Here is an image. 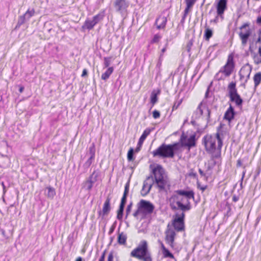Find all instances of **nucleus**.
Listing matches in <instances>:
<instances>
[{
  "label": "nucleus",
  "instance_id": "6ab92c4d",
  "mask_svg": "<svg viewBox=\"0 0 261 261\" xmlns=\"http://www.w3.org/2000/svg\"><path fill=\"white\" fill-rule=\"evenodd\" d=\"M251 34V31L250 29L246 30L245 33L240 32L239 34V37L241 40L243 45H245L247 42L248 39Z\"/></svg>",
  "mask_w": 261,
  "mask_h": 261
},
{
  "label": "nucleus",
  "instance_id": "f704fd0d",
  "mask_svg": "<svg viewBox=\"0 0 261 261\" xmlns=\"http://www.w3.org/2000/svg\"><path fill=\"white\" fill-rule=\"evenodd\" d=\"M158 93L152 92L150 96V102L153 106L158 101Z\"/></svg>",
  "mask_w": 261,
  "mask_h": 261
},
{
  "label": "nucleus",
  "instance_id": "4468645a",
  "mask_svg": "<svg viewBox=\"0 0 261 261\" xmlns=\"http://www.w3.org/2000/svg\"><path fill=\"white\" fill-rule=\"evenodd\" d=\"M165 241L171 248L174 247V240L176 233L174 230L168 229L165 232Z\"/></svg>",
  "mask_w": 261,
  "mask_h": 261
},
{
  "label": "nucleus",
  "instance_id": "37998d69",
  "mask_svg": "<svg viewBox=\"0 0 261 261\" xmlns=\"http://www.w3.org/2000/svg\"><path fill=\"white\" fill-rule=\"evenodd\" d=\"M182 101V99H181L177 101H175L173 106L172 110H176L179 107V106L181 105Z\"/></svg>",
  "mask_w": 261,
  "mask_h": 261
},
{
  "label": "nucleus",
  "instance_id": "423d86ee",
  "mask_svg": "<svg viewBox=\"0 0 261 261\" xmlns=\"http://www.w3.org/2000/svg\"><path fill=\"white\" fill-rule=\"evenodd\" d=\"M227 96L229 97L230 101L234 102L237 107L241 108L243 103V100L238 93L236 83L234 82H230L227 86Z\"/></svg>",
  "mask_w": 261,
  "mask_h": 261
},
{
  "label": "nucleus",
  "instance_id": "c9c22d12",
  "mask_svg": "<svg viewBox=\"0 0 261 261\" xmlns=\"http://www.w3.org/2000/svg\"><path fill=\"white\" fill-rule=\"evenodd\" d=\"M27 21L25 18L24 16L23 15H21L19 17L18 19V22L17 25L16 26V28H19L20 25L24 23V22Z\"/></svg>",
  "mask_w": 261,
  "mask_h": 261
},
{
  "label": "nucleus",
  "instance_id": "2eb2a0df",
  "mask_svg": "<svg viewBox=\"0 0 261 261\" xmlns=\"http://www.w3.org/2000/svg\"><path fill=\"white\" fill-rule=\"evenodd\" d=\"M227 8V0H219L216 5L217 13L223 19V14Z\"/></svg>",
  "mask_w": 261,
  "mask_h": 261
},
{
  "label": "nucleus",
  "instance_id": "c03bdc74",
  "mask_svg": "<svg viewBox=\"0 0 261 261\" xmlns=\"http://www.w3.org/2000/svg\"><path fill=\"white\" fill-rule=\"evenodd\" d=\"M221 73H222V72H220V71L216 73V74L215 75V78L217 80V81H220V80H223L225 78V77H223V75L222 74H221Z\"/></svg>",
  "mask_w": 261,
  "mask_h": 261
},
{
  "label": "nucleus",
  "instance_id": "0eeeda50",
  "mask_svg": "<svg viewBox=\"0 0 261 261\" xmlns=\"http://www.w3.org/2000/svg\"><path fill=\"white\" fill-rule=\"evenodd\" d=\"M234 67L235 64L233 60V57L230 54L228 57L225 65L221 68L220 72H222V73L224 74L225 77H228L231 74Z\"/></svg>",
  "mask_w": 261,
  "mask_h": 261
},
{
  "label": "nucleus",
  "instance_id": "393cba45",
  "mask_svg": "<svg viewBox=\"0 0 261 261\" xmlns=\"http://www.w3.org/2000/svg\"><path fill=\"white\" fill-rule=\"evenodd\" d=\"M113 71L114 68L113 67H109L106 71L101 75V79L104 81L107 80L109 78L110 75L113 73Z\"/></svg>",
  "mask_w": 261,
  "mask_h": 261
},
{
  "label": "nucleus",
  "instance_id": "338daca9",
  "mask_svg": "<svg viewBox=\"0 0 261 261\" xmlns=\"http://www.w3.org/2000/svg\"><path fill=\"white\" fill-rule=\"evenodd\" d=\"M219 15H218L217 16H216V17L215 18V19L214 20H211V22H214L215 23H217L218 21V18H219Z\"/></svg>",
  "mask_w": 261,
  "mask_h": 261
},
{
  "label": "nucleus",
  "instance_id": "473e14b6",
  "mask_svg": "<svg viewBox=\"0 0 261 261\" xmlns=\"http://www.w3.org/2000/svg\"><path fill=\"white\" fill-rule=\"evenodd\" d=\"M164 250L163 251L162 253L164 257L172 259L174 258L173 254L167 248H164Z\"/></svg>",
  "mask_w": 261,
  "mask_h": 261
},
{
  "label": "nucleus",
  "instance_id": "7c9ffc66",
  "mask_svg": "<svg viewBox=\"0 0 261 261\" xmlns=\"http://www.w3.org/2000/svg\"><path fill=\"white\" fill-rule=\"evenodd\" d=\"M124 207V206L119 205V208L117 210V219L120 221L122 220Z\"/></svg>",
  "mask_w": 261,
  "mask_h": 261
},
{
  "label": "nucleus",
  "instance_id": "6e6d98bb",
  "mask_svg": "<svg viewBox=\"0 0 261 261\" xmlns=\"http://www.w3.org/2000/svg\"><path fill=\"white\" fill-rule=\"evenodd\" d=\"M198 171L201 176H204L206 179L207 178V177L206 176V174L204 173L203 171L201 169H199Z\"/></svg>",
  "mask_w": 261,
  "mask_h": 261
},
{
  "label": "nucleus",
  "instance_id": "a211bd4d",
  "mask_svg": "<svg viewBox=\"0 0 261 261\" xmlns=\"http://www.w3.org/2000/svg\"><path fill=\"white\" fill-rule=\"evenodd\" d=\"M167 21V17L165 16H159L155 20V25L158 30L163 29L165 28Z\"/></svg>",
  "mask_w": 261,
  "mask_h": 261
},
{
  "label": "nucleus",
  "instance_id": "13d9d810",
  "mask_svg": "<svg viewBox=\"0 0 261 261\" xmlns=\"http://www.w3.org/2000/svg\"><path fill=\"white\" fill-rule=\"evenodd\" d=\"M232 201H233V202H237V201H238L239 200V197L238 196H237V195H233V196H232Z\"/></svg>",
  "mask_w": 261,
  "mask_h": 261
},
{
  "label": "nucleus",
  "instance_id": "dca6fc26",
  "mask_svg": "<svg viewBox=\"0 0 261 261\" xmlns=\"http://www.w3.org/2000/svg\"><path fill=\"white\" fill-rule=\"evenodd\" d=\"M110 201L111 198L109 196L107 198L102 207V211H100L98 212V214L99 216L102 215L103 217L108 215L111 211V206H110Z\"/></svg>",
  "mask_w": 261,
  "mask_h": 261
},
{
  "label": "nucleus",
  "instance_id": "4d7b16f0",
  "mask_svg": "<svg viewBox=\"0 0 261 261\" xmlns=\"http://www.w3.org/2000/svg\"><path fill=\"white\" fill-rule=\"evenodd\" d=\"M259 37L257 38V40L256 41V44L257 43H260L261 42V30H259Z\"/></svg>",
  "mask_w": 261,
  "mask_h": 261
},
{
  "label": "nucleus",
  "instance_id": "7ed1b4c3",
  "mask_svg": "<svg viewBox=\"0 0 261 261\" xmlns=\"http://www.w3.org/2000/svg\"><path fill=\"white\" fill-rule=\"evenodd\" d=\"M149 168L151 169L150 175H152L154 184H155L160 191L165 190L168 184L167 179L165 176V170L160 164H156L155 166L151 164L149 165Z\"/></svg>",
  "mask_w": 261,
  "mask_h": 261
},
{
  "label": "nucleus",
  "instance_id": "c756f323",
  "mask_svg": "<svg viewBox=\"0 0 261 261\" xmlns=\"http://www.w3.org/2000/svg\"><path fill=\"white\" fill-rule=\"evenodd\" d=\"M213 32L212 30L208 28H206L204 31V38L205 40L208 41L212 37Z\"/></svg>",
  "mask_w": 261,
  "mask_h": 261
},
{
  "label": "nucleus",
  "instance_id": "052dcab7",
  "mask_svg": "<svg viewBox=\"0 0 261 261\" xmlns=\"http://www.w3.org/2000/svg\"><path fill=\"white\" fill-rule=\"evenodd\" d=\"M256 23L259 25H261V15L258 16L256 19Z\"/></svg>",
  "mask_w": 261,
  "mask_h": 261
},
{
  "label": "nucleus",
  "instance_id": "ea45409f",
  "mask_svg": "<svg viewBox=\"0 0 261 261\" xmlns=\"http://www.w3.org/2000/svg\"><path fill=\"white\" fill-rule=\"evenodd\" d=\"M132 206H133V203L132 202H130L127 206V207H126V211H125V213H126V215H125V219H126L128 216V215L129 214V213H130L131 212V210H132Z\"/></svg>",
  "mask_w": 261,
  "mask_h": 261
},
{
  "label": "nucleus",
  "instance_id": "0e129e2a",
  "mask_svg": "<svg viewBox=\"0 0 261 261\" xmlns=\"http://www.w3.org/2000/svg\"><path fill=\"white\" fill-rule=\"evenodd\" d=\"M141 147H142V145H138V144H137V147H136V149H135V151H136V152H139V151L140 150Z\"/></svg>",
  "mask_w": 261,
  "mask_h": 261
},
{
  "label": "nucleus",
  "instance_id": "5701e85b",
  "mask_svg": "<svg viewBox=\"0 0 261 261\" xmlns=\"http://www.w3.org/2000/svg\"><path fill=\"white\" fill-rule=\"evenodd\" d=\"M202 106V102H200L197 108L196 111L194 112L192 118H194L195 119L199 118L203 114V110L201 108Z\"/></svg>",
  "mask_w": 261,
  "mask_h": 261
},
{
  "label": "nucleus",
  "instance_id": "bb28decb",
  "mask_svg": "<svg viewBox=\"0 0 261 261\" xmlns=\"http://www.w3.org/2000/svg\"><path fill=\"white\" fill-rule=\"evenodd\" d=\"M46 190L47 191V193L46 194L47 197L48 198L53 199L56 194L55 189L53 187H48L46 188Z\"/></svg>",
  "mask_w": 261,
  "mask_h": 261
},
{
  "label": "nucleus",
  "instance_id": "5fc2aeb1",
  "mask_svg": "<svg viewBox=\"0 0 261 261\" xmlns=\"http://www.w3.org/2000/svg\"><path fill=\"white\" fill-rule=\"evenodd\" d=\"M250 25V23L249 22H246L244 23L241 27H240V30H243L244 29L246 28L247 27H248Z\"/></svg>",
  "mask_w": 261,
  "mask_h": 261
},
{
  "label": "nucleus",
  "instance_id": "864d4df0",
  "mask_svg": "<svg viewBox=\"0 0 261 261\" xmlns=\"http://www.w3.org/2000/svg\"><path fill=\"white\" fill-rule=\"evenodd\" d=\"M113 253L112 252H111L108 255L107 261H113Z\"/></svg>",
  "mask_w": 261,
  "mask_h": 261
},
{
  "label": "nucleus",
  "instance_id": "e2e57ef3",
  "mask_svg": "<svg viewBox=\"0 0 261 261\" xmlns=\"http://www.w3.org/2000/svg\"><path fill=\"white\" fill-rule=\"evenodd\" d=\"M242 161L240 159L238 160L237 161V167H241L242 166Z\"/></svg>",
  "mask_w": 261,
  "mask_h": 261
},
{
  "label": "nucleus",
  "instance_id": "8fccbe9b",
  "mask_svg": "<svg viewBox=\"0 0 261 261\" xmlns=\"http://www.w3.org/2000/svg\"><path fill=\"white\" fill-rule=\"evenodd\" d=\"M187 138V136L184 133H182V135H181L180 141L181 142L182 146H183V143H185V142H184L186 141Z\"/></svg>",
  "mask_w": 261,
  "mask_h": 261
},
{
  "label": "nucleus",
  "instance_id": "412c9836",
  "mask_svg": "<svg viewBox=\"0 0 261 261\" xmlns=\"http://www.w3.org/2000/svg\"><path fill=\"white\" fill-rule=\"evenodd\" d=\"M196 145V135L193 134L187 139V142L183 143L184 146H187L190 148L195 146Z\"/></svg>",
  "mask_w": 261,
  "mask_h": 261
},
{
  "label": "nucleus",
  "instance_id": "2f4dec72",
  "mask_svg": "<svg viewBox=\"0 0 261 261\" xmlns=\"http://www.w3.org/2000/svg\"><path fill=\"white\" fill-rule=\"evenodd\" d=\"M252 68L248 64L243 66L240 71L242 72L244 74L247 75L248 73H250L251 72Z\"/></svg>",
  "mask_w": 261,
  "mask_h": 261
},
{
  "label": "nucleus",
  "instance_id": "f257e3e1",
  "mask_svg": "<svg viewBox=\"0 0 261 261\" xmlns=\"http://www.w3.org/2000/svg\"><path fill=\"white\" fill-rule=\"evenodd\" d=\"M195 193L193 190H178L170 199V206L172 210H180L188 211L191 208L190 200H194Z\"/></svg>",
  "mask_w": 261,
  "mask_h": 261
},
{
  "label": "nucleus",
  "instance_id": "4be33fe9",
  "mask_svg": "<svg viewBox=\"0 0 261 261\" xmlns=\"http://www.w3.org/2000/svg\"><path fill=\"white\" fill-rule=\"evenodd\" d=\"M153 129V128H147L145 129L140 138H139L138 141V145H142L143 142L146 139V137L150 134L151 131Z\"/></svg>",
  "mask_w": 261,
  "mask_h": 261
},
{
  "label": "nucleus",
  "instance_id": "ddd939ff",
  "mask_svg": "<svg viewBox=\"0 0 261 261\" xmlns=\"http://www.w3.org/2000/svg\"><path fill=\"white\" fill-rule=\"evenodd\" d=\"M88 151V153L90 155V156L87 161L83 165V167L85 170V172L87 171V169L91 166L95 159V146L94 143H92V145L89 147Z\"/></svg>",
  "mask_w": 261,
  "mask_h": 261
},
{
  "label": "nucleus",
  "instance_id": "58836bf2",
  "mask_svg": "<svg viewBox=\"0 0 261 261\" xmlns=\"http://www.w3.org/2000/svg\"><path fill=\"white\" fill-rule=\"evenodd\" d=\"M103 60H104L103 64H104L105 67V68L108 67L111 64L112 57H105Z\"/></svg>",
  "mask_w": 261,
  "mask_h": 261
},
{
  "label": "nucleus",
  "instance_id": "f3484780",
  "mask_svg": "<svg viewBox=\"0 0 261 261\" xmlns=\"http://www.w3.org/2000/svg\"><path fill=\"white\" fill-rule=\"evenodd\" d=\"M235 115L236 112L234 108L230 104L229 108L224 114L223 118L229 122H231L234 119Z\"/></svg>",
  "mask_w": 261,
  "mask_h": 261
},
{
  "label": "nucleus",
  "instance_id": "aec40b11",
  "mask_svg": "<svg viewBox=\"0 0 261 261\" xmlns=\"http://www.w3.org/2000/svg\"><path fill=\"white\" fill-rule=\"evenodd\" d=\"M129 180H128L125 185L124 191L122 196V197L121 199V202L120 203V205L125 206L127 197L129 192Z\"/></svg>",
  "mask_w": 261,
  "mask_h": 261
},
{
  "label": "nucleus",
  "instance_id": "69168bd1",
  "mask_svg": "<svg viewBox=\"0 0 261 261\" xmlns=\"http://www.w3.org/2000/svg\"><path fill=\"white\" fill-rule=\"evenodd\" d=\"M189 175H190V176H192V177H193L194 178H196V177H197V175L196 173H194V172H191V173H189Z\"/></svg>",
  "mask_w": 261,
  "mask_h": 261
},
{
  "label": "nucleus",
  "instance_id": "b1692460",
  "mask_svg": "<svg viewBox=\"0 0 261 261\" xmlns=\"http://www.w3.org/2000/svg\"><path fill=\"white\" fill-rule=\"evenodd\" d=\"M96 25L93 20L87 19L85 20L84 24L82 26L83 29H87L88 30H92L93 27Z\"/></svg>",
  "mask_w": 261,
  "mask_h": 261
},
{
  "label": "nucleus",
  "instance_id": "a878e982",
  "mask_svg": "<svg viewBox=\"0 0 261 261\" xmlns=\"http://www.w3.org/2000/svg\"><path fill=\"white\" fill-rule=\"evenodd\" d=\"M105 16V11H102L100 12L98 14L93 16L92 20L94 22V23L96 24L99 21L102 20Z\"/></svg>",
  "mask_w": 261,
  "mask_h": 261
},
{
  "label": "nucleus",
  "instance_id": "a18cd8bd",
  "mask_svg": "<svg viewBox=\"0 0 261 261\" xmlns=\"http://www.w3.org/2000/svg\"><path fill=\"white\" fill-rule=\"evenodd\" d=\"M197 0H185L186 5L192 7Z\"/></svg>",
  "mask_w": 261,
  "mask_h": 261
},
{
  "label": "nucleus",
  "instance_id": "e433bc0d",
  "mask_svg": "<svg viewBox=\"0 0 261 261\" xmlns=\"http://www.w3.org/2000/svg\"><path fill=\"white\" fill-rule=\"evenodd\" d=\"M161 38L162 36L159 34H155L153 36L152 40L150 41V43L152 44L158 43L160 41Z\"/></svg>",
  "mask_w": 261,
  "mask_h": 261
},
{
  "label": "nucleus",
  "instance_id": "f8f14e48",
  "mask_svg": "<svg viewBox=\"0 0 261 261\" xmlns=\"http://www.w3.org/2000/svg\"><path fill=\"white\" fill-rule=\"evenodd\" d=\"M153 184L154 180L152 175H150L146 177V180L143 182L141 193V195L143 196L147 195L150 192Z\"/></svg>",
  "mask_w": 261,
  "mask_h": 261
},
{
  "label": "nucleus",
  "instance_id": "9b49d317",
  "mask_svg": "<svg viewBox=\"0 0 261 261\" xmlns=\"http://www.w3.org/2000/svg\"><path fill=\"white\" fill-rule=\"evenodd\" d=\"M129 3L126 0H115L114 3V7L116 11L122 15L126 13Z\"/></svg>",
  "mask_w": 261,
  "mask_h": 261
},
{
  "label": "nucleus",
  "instance_id": "bf43d9fd",
  "mask_svg": "<svg viewBox=\"0 0 261 261\" xmlns=\"http://www.w3.org/2000/svg\"><path fill=\"white\" fill-rule=\"evenodd\" d=\"M88 74V71L86 69H84L82 72V76L85 77Z\"/></svg>",
  "mask_w": 261,
  "mask_h": 261
},
{
  "label": "nucleus",
  "instance_id": "9d476101",
  "mask_svg": "<svg viewBox=\"0 0 261 261\" xmlns=\"http://www.w3.org/2000/svg\"><path fill=\"white\" fill-rule=\"evenodd\" d=\"M98 173L94 171L89 177L83 183V188L88 191H91L93 184L97 180Z\"/></svg>",
  "mask_w": 261,
  "mask_h": 261
},
{
  "label": "nucleus",
  "instance_id": "72a5a7b5",
  "mask_svg": "<svg viewBox=\"0 0 261 261\" xmlns=\"http://www.w3.org/2000/svg\"><path fill=\"white\" fill-rule=\"evenodd\" d=\"M35 14V10L32 9L31 10L28 9L27 11L23 14L27 20H29L30 18L32 17Z\"/></svg>",
  "mask_w": 261,
  "mask_h": 261
},
{
  "label": "nucleus",
  "instance_id": "774afa93",
  "mask_svg": "<svg viewBox=\"0 0 261 261\" xmlns=\"http://www.w3.org/2000/svg\"><path fill=\"white\" fill-rule=\"evenodd\" d=\"M114 229H115V227H114V226H112L111 227V228L110 229V230H109V234L112 233L114 231Z\"/></svg>",
  "mask_w": 261,
  "mask_h": 261
},
{
  "label": "nucleus",
  "instance_id": "a19ab883",
  "mask_svg": "<svg viewBox=\"0 0 261 261\" xmlns=\"http://www.w3.org/2000/svg\"><path fill=\"white\" fill-rule=\"evenodd\" d=\"M253 58L254 62L256 64H259L261 63L260 57H258L257 55H256L255 53H253Z\"/></svg>",
  "mask_w": 261,
  "mask_h": 261
},
{
  "label": "nucleus",
  "instance_id": "3c124183",
  "mask_svg": "<svg viewBox=\"0 0 261 261\" xmlns=\"http://www.w3.org/2000/svg\"><path fill=\"white\" fill-rule=\"evenodd\" d=\"M197 187L198 189H199L202 192H203L204 191H205L206 190V189L207 188V186H200V185L199 184V183L198 182H197Z\"/></svg>",
  "mask_w": 261,
  "mask_h": 261
},
{
  "label": "nucleus",
  "instance_id": "de8ad7c7",
  "mask_svg": "<svg viewBox=\"0 0 261 261\" xmlns=\"http://www.w3.org/2000/svg\"><path fill=\"white\" fill-rule=\"evenodd\" d=\"M142 213V211L140 208V206L138 204V208L137 210L133 213V216L134 217L137 218L138 217V216L139 214Z\"/></svg>",
  "mask_w": 261,
  "mask_h": 261
},
{
  "label": "nucleus",
  "instance_id": "603ef678",
  "mask_svg": "<svg viewBox=\"0 0 261 261\" xmlns=\"http://www.w3.org/2000/svg\"><path fill=\"white\" fill-rule=\"evenodd\" d=\"M191 8H192V7H190V6H189L186 5V8H185V10H184V15H185V16H187V14L188 13L189 10H190Z\"/></svg>",
  "mask_w": 261,
  "mask_h": 261
},
{
  "label": "nucleus",
  "instance_id": "79ce46f5",
  "mask_svg": "<svg viewBox=\"0 0 261 261\" xmlns=\"http://www.w3.org/2000/svg\"><path fill=\"white\" fill-rule=\"evenodd\" d=\"M193 44V39H191L187 43L186 48L187 51L188 53L190 52L191 49V47L192 46Z\"/></svg>",
  "mask_w": 261,
  "mask_h": 261
},
{
  "label": "nucleus",
  "instance_id": "cd10ccee",
  "mask_svg": "<svg viewBox=\"0 0 261 261\" xmlns=\"http://www.w3.org/2000/svg\"><path fill=\"white\" fill-rule=\"evenodd\" d=\"M127 237L123 232L119 233L118 236V243L120 245H125L126 244Z\"/></svg>",
  "mask_w": 261,
  "mask_h": 261
},
{
  "label": "nucleus",
  "instance_id": "6e6552de",
  "mask_svg": "<svg viewBox=\"0 0 261 261\" xmlns=\"http://www.w3.org/2000/svg\"><path fill=\"white\" fill-rule=\"evenodd\" d=\"M182 212L180 215L176 214L172 222V225L177 231H181L185 229L184 219L185 215Z\"/></svg>",
  "mask_w": 261,
  "mask_h": 261
},
{
  "label": "nucleus",
  "instance_id": "1a4fd4ad",
  "mask_svg": "<svg viewBox=\"0 0 261 261\" xmlns=\"http://www.w3.org/2000/svg\"><path fill=\"white\" fill-rule=\"evenodd\" d=\"M142 211V214L146 215L152 213L154 206L150 201L142 199L138 203Z\"/></svg>",
  "mask_w": 261,
  "mask_h": 261
},
{
  "label": "nucleus",
  "instance_id": "09e8293b",
  "mask_svg": "<svg viewBox=\"0 0 261 261\" xmlns=\"http://www.w3.org/2000/svg\"><path fill=\"white\" fill-rule=\"evenodd\" d=\"M206 110H207V112L206 120H207V123H208L210 122V121H211V119H210L211 110L207 107H206Z\"/></svg>",
  "mask_w": 261,
  "mask_h": 261
},
{
  "label": "nucleus",
  "instance_id": "f03ea898",
  "mask_svg": "<svg viewBox=\"0 0 261 261\" xmlns=\"http://www.w3.org/2000/svg\"><path fill=\"white\" fill-rule=\"evenodd\" d=\"M224 124L220 123L217 127V132L216 136L214 137L211 135H206L203 138L202 143L204 146L205 149L208 153L213 154L216 149V140L218 141L217 149L219 150L221 149L223 145V133L222 130Z\"/></svg>",
  "mask_w": 261,
  "mask_h": 261
},
{
  "label": "nucleus",
  "instance_id": "680f3d73",
  "mask_svg": "<svg viewBox=\"0 0 261 261\" xmlns=\"http://www.w3.org/2000/svg\"><path fill=\"white\" fill-rule=\"evenodd\" d=\"M239 75L240 77V80H242L245 76V74H244L241 71H239Z\"/></svg>",
  "mask_w": 261,
  "mask_h": 261
},
{
  "label": "nucleus",
  "instance_id": "49530a36",
  "mask_svg": "<svg viewBox=\"0 0 261 261\" xmlns=\"http://www.w3.org/2000/svg\"><path fill=\"white\" fill-rule=\"evenodd\" d=\"M152 116L154 119L159 118L160 117V112L158 110H154L152 112Z\"/></svg>",
  "mask_w": 261,
  "mask_h": 261
},
{
  "label": "nucleus",
  "instance_id": "4c0bfd02",
  "mask_svg": "<svg viewBox=\"0 0 261 261\" xmlns=\"http://www.w3.org/2000/svg\"><path fill=\"white\" fill-rule=\"evenodd\" d=\"M134 150L133 148H130L127 152V160L128 161H131L134 160Z\"/></svg>",
  "mask_w": 261,
  "mask_h": 261
},
{
  "label": "nucleus",
  "instance_id": "39448f33",
  "mask_svg": "<svg viewBox=\"0 0 261 261\" xmlns=\"http://www.w3.org/2000/svg\"><path fill=\"white\" fill-rule=\"evenodd\" d=\"M179 144L178 143L166 144L163 143L157 149L152 152L153 157H159L163 159L173 158L175 151L179 148Z\"/></svg>",
  "mask_w": 261,
  "mask_h": 261
},
{
  "label": "nucleus",
  "instance_id": "c85d7f7f",
  "mask_svg": "<svg viewBox=\"0 0 261 261\" xmlns=\"http://www.w3.org/2000/svg\"><path fill=\"white\" fill-rule=\"evenodd\" d=\"M254 87L256 88L261 82V72H257L253 76Z\"/></svg>",
  "mask_w": 261,
  "mask_h": 261
},
{
  "label": "nucleus",
  "instance_id": "20e7f679",
  "mask_svg": "<svg viewBox=\"0 0 261 261\" xmlns=\"http://www.w3.org/2000/svg\"><path fill=\"white\" fill-rule=\"evenodd\" d=\"M130 256L137 258L140 261H152L151 253L149 250L148 243L142 240L137 247L130 252Z\"/></svg>",
  "mask_w": 261,
  "mask_h": 261
}]
</instances>
